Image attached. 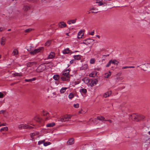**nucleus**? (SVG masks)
<instances>
[{"mask_svg": "<svg viewBox=\"0 0 150 150\" xmlns=\"http://www.w3.org/2000/svg\"><path fill=\"white\" fill-rule=\"evenodd\" d=\"M129 117L133 120L138 122L144 119L145 117L143 115L134 113L131 115Z\"/></svg>", "mask_w": 150, "mask_h": 150, "instance_id": "f257e3e1", "label": "nucleus"}, {"mask_svg": "<svg viewBox=\"0 0 150 150\" xmlns=\"http://www.w3.org/2000/svg\"><path fill=\"white\" fill-rule=\"evenodd\" d=\"M71 116L69 115H66L62 117L61 118L58 119V123L60 124L59 125V127L63 125L64 124L63 123V122L66 121H68L70 119Z\"/></svg>", "mask_w": 150, "mask_h": 150, "instance_id": "f03ea898", "label": "nucleus"}, {"mask_svg": "<svg viewBox=\"0 0 150 150\" xmlns=\"http://www.w3.org/2000/svg\"><path fill=\"white\" fill-rule=\"evenodd\" d=\"M69 69L65 71L63 73L61 77V79L63 81H68L70 79V76L69 74Z\"/></svg>", "mask_w": 150, "mask_h": 150, "instance_id": "7ed1b4c3", "label": "nucleus"}, {"mask_svg": "<svg viewBox=\"0 0 150 150\" xmlns=\"http://www.w3.org/2000/svg\"><path fill=\"white\" fill-rule=\"evenodd\" d=\"M18 127L19 129H30L33 128V127L30 126L29 125L25 124H21L18 126Z\"/></svg>", "mask_w": 150, "mask_h": 150, "instance_id": "20e7f679", "label": "nucleus"}, {"mask_svg": "<svg viewBox=\"0 0 150 150\" xmlns=\"http://www.w3.org/2000/svg\"><path fill=\"white\" fill-rule=\"evenodd\" d=\"M44 50L43 47H40L39 48L35 49L33 51H32L30 52V53L32 55L36 54L39 52H42Z\"/></svg>", "mask_w": 150, "mask_h": 150, "instance_id": "39448f33", "label": "nucleus"}, {"mask_svg": "<svg viewBox=\"0 0 150 150\" xmlns=\"http://www.w3.org/2000/svg\"><path fill=\"white\" fill-rule=\"evenodd\" d=\"M45 69H46L45 67V66L44 64H43L39 66L36 69V71L37 72H42Z\"/></svg>", "mask_w": 150, "mask_h": 150, "instance_id": "423d86ee", "label": "nucleus"}, {"mask_svg": "<svg viewBox=\"0 0 150 150\" xmlns=\"http://www.w3.org/2000/svg\"><path fill=\"white\" fill-rule=\"evenodd\" d=\"M53 78L55 81H54V82H51V86L52 88L54 89L56 88V74L54 75L53 76Z\"/></svg>", "mask_w": 150, "mask_h": 150, "instance_id": "0eeeda50", "label": "nucleus"}, {"mask_svg": "<svg viewBox=\"0 0 150 150\" xmlns=\"http://www.w3.org/2000/svg\"><path fill=\"white\" fill-rule=\"evenodd\" d=\"M42 115L44 116H46V117L45 118V120H46L50 119V117L49 116V113L48 112H45L44 110H43L42 111Z\"/></svg>", "mask_w": 150, "mask_h": 150, "instance_id": "6e6552de", "label": "nucleus"}, {"mask_svg": "<svg viewBox=\"0 0 150 150\" xmlns=\"http://www.w3.org/2000/svg\"><path fill=\"white\" fill-rule=\"evenodd\" d=\"M44 64L45 67L46 69H48L49 68H50L52 66V63L50 62L45 63Z\"/></svg>", "mask_w": 150, "mask_h": 150, "instance_id": "1a4fd4ad", "label": "nucleus"}, {"mask_svg": "<svg viewBox=\"0 0 150 150\" xmlns=\"http://www.w3.org/2000/svg\"><path fill=\"white\" fill-rule=\"evenodd\" d=\"M98 81L97 80L95 79L91 81V83H90V85L91 87L95 85H96L98 83Z\"/></svg>", "mask_w": 150, "mask_h": 150, "instance_id": "9d476101", "label": "nucleus"}, {"mask_svg": "<svg viewBox=\"0 0 150 150\" xmlns=\"http://www.w3.org/2000/svg\"><path fill=\"white\" fill-rule=\"evenodd\" d=\"M58 26L59 27L63 28L66 27L67 25L64 22H61L59 23Z\"/></svg>", "mask_w": 150, "mask_h": 150, "instance_id": "9b49d317", "label": "nucleus"}, {"mask_svg": "<svg viewBox=\"0 0 150 150\" xmlns=\"http://www.w3.org/2000/svg\"><path fill=\"white\" fill-rule=\"evenodd\" d=\"M74 143V139L73 138H72L69 139L67 142L68 144L71 145L73 144Z\"/></svg>", "mask_w": 150, "mask_h": 150, "instance_id": "f8f14e48", "label": "nucleus"}, {"mask_svg": "<svg viewBox=\"0 0 150 150\" xmlns=\"http://www.w3.org/2000/svg\"><path fill=\"white\" fill-rule=\"evenodd\" d=\"M55 53L54 52H52L50 53V54L48 56L47 58L48 59H52L54 57Z\"/></svg>", "mask_w": 150, "mask_h": 150, "instance_id": "ddd939ff", "label": "nucleus"}, {"mask_svg": "<svg viewBox=\"0 0 150 150\" xmlns=\"http://www.w3.org/2000/svg\"><path fill=\"white\" fill-rule=\"evenodd\" d=\"M36 64V62H29L26 63V64L28 67H29Z\"/></svg>", "mask_w": 150, "mask_h": 150, "instance_id": "4468645a", "label": "nucleus"}, {"mask_svg": "<svg viewBox=\"0 0 150 150\" xmlns=\"http://www.w3.org/2000/svg\"><path fill=\"white\" fill-rule=\"evenodd\" d=\"M111 91H109L107 92L104 93L103 96L105 98H107L111 94Z\"/></svg>", "mask_w": 150, "mask_h": 150, "instance_id": "2eb2a0df", "label": "nucleus"}, {"mask_svg": "<svg viewBox=\"0 0 150 150\" xmlns=\"http://www.w3.org/2000/svg\"><path fill=\"white\" fill-rule=\"evenodd\" d=\"M82 81L85 83H88L89 82V79L88 77H85L82 79Z\"/></svg>", "mask_w": 150, "mask_h": 150, "instance_id": "dca6fc26", "label": "nucleus"}, {"mask_svg": "<svg viewBox=\"0 0 150 150\" xmlns=\"http://www.w3.org/2000/svg\"><path fill=\"white\" fill-rule=\"evenodd\" d=\"M30 9V7L28 5H25L23 7V9L25 11H27Z\"/></svg>", "mask_w": 150, "mask_h": 150, "instance_id": "f3484780", "label": "nucleus"}, {"mask_svg": "<svg viewBox=\"0 0 150 150\" xmlns=\"http://www.w3.org/2000/svg\"><path fill=\"white\" fill-rule=\"evenodd\" d=\"M6 38H5L3 37L1 39L0 43L2 45H4L5 44V41Z\"/></svg>", "mask_w": 150, "mask_h": 150, "instance_id": "a211bd4d", "label": "nucleus"}, {"mask_svg": "<svg viewBox=\"0 0 150 150\" xmlns=\"http://www.w3.org/2000/svg\"><path fill=\"white\" fill-rule=\"evenodd\" d=\"M88 67V65L87 64H84L82 65L81 69L82 70H86Z\"/></svg>", "mask_w": 150, "mask_h": 150, "instance_id": "6ab92c4d", "label": "nucleus"}, {"mask_svg": "<svg viewBox=\"0 0 150 150\" xmlns=\"http://www.w3.org/2000/svg\"><path fill=\"white\" fill-rule=\"evenodd\" d=\"M55 125V123L54 122H52L46 125V127H52L53 126H54Z\"/></svg>", "mask_w": 150, "mask_h": 150, "instance_id": "aec40b11", "label": "nucleus"}, {"mask_svg": "<svg viewBox=\"0 0 150 150\" xmlns=\"http://www.w3.org/2000/svg\"><path fill=\"white\" fill-rule=\"evenodd\" d=\"M76 19H75L68 21H67V23L69 24H70L71 23L72 24L75 23H76Z\"/></svg>", "mask_w": 150, "mask_h": 150, "instance_id": "412c9836", "label": "nucleus"}, {"mask_svg": "<svg viewBox=\"0 0 150 150\" xmlns=\"http://www.w3.org/2000/svg\"><path fill=\"white\" fill-rule=\"evenodd\" d=\"M82 32L81 31H80L78 33V38H81L83 36V34H82Z\"/></svg>", "mask_w": 150, "mask_h": 150, "instance_id": "4be33fe9", "label": "nucleus"}, {"mask_svg": "<svg viewBox=\"0 0 150 150\" xmlns=\"http://www.w3.org/2000/svg\"><path fill=\"white\" fill-rule=\"evenodd\" d=\"M112 63L117 66L119 62L117 61L116 60L114 59L113 60H111Z\"/></svg>", "mask_w": 150, "mask_h": 150, "instance_id": "5701e85b", "label": "nucleus"}, {"mask_svg": "<svg viewBox=\"0 0 150 150\" xmlns=\"http://www.w3.org/2000/svg\"><path fill=\"white\" fill-rule=\"evenodd\" d=\"M81 56L80 55H74V57L75 60H79L81 59Z\"/></svg>", "mask_w": 150, "mask_h": 150, "instance_id": "b1692460", "label": "nucleus"}, {"mask_svg": "<svg viewBox=\"0 0 150 150\" xmlns=\"http://www.w3.org/2000/svg\"><path fill=\"white\" fill-rule=\"evenodd\" d=\"M87 90L85 88H82L80 90V92L81 93H86L87 92Z\"/></svg>", "mask_w": 150, "mask_h": 150, "instance_id": "393cba45", "label": "nucleus"}, {"mask_svg": "<svg viewBox=\"0 0 150 150\" xmlns=\"http://www.w3.org/2000/svg\"><path fill=\"white\" fill-rule=\"evenodd\" d=\"M34 119L38 122H40L41 121V119L38 116L35 117Z\"/></svg>", "mask_w": 150, "mask_h": 150, "instance_id": "a878e982", "label": "nucleus"}, {"mask_svg": "<svg viewBox=\"0 0 150 150\" xmlns=\"http://www.w3.org/2000/svg\"><path fill=\"white\" fill-rule=\"evenodd\" d=\"M97 118L98 120H100L105 121V118L104 117H103L101 116H98L97 117Z\"/></svg>", "mask_w": 150, "mask_h": 150, "instance_id": "bb28decb", "label": "nucleus"}, {"mask_svg": "<svg viewBox=\"0 0 150 150\" xmlns=\"http://www.w3.org/2000/svg\"><path fill=\"white\" fill-rule=\"evenodd\" d=\"M67 88L66 87L62 88L60 90V92L61 93H64Z\"/></svg>", "mask_w": 150, "mask_h": 150, "instance_id": "cd10ccee", "label": "nucleus"}, {"mask_svg": "<svg viewBox=\"0 0 150 150\" xmlns=\"http://www.w3.org/2000/svg\"><path fill=\"white\" fill-rule=\"evenodd\" d=\"M70 50L68 48L65 50H64L63 51V53L64 54H68L70 52Z\"/></svg>", "mask_w": 150, "mask_h": 150, "instance_id": "c85d7f7f", "label": "nucleus"}, {"mask_svg": "<svg viewBox=\"0 0 150 150\" xmlns=\"http://www.w3.org/2000/svg\"><path fill=\"white\" fill-rule=\"evenodd\" d=\"M13 75L15 76H23L22 74L21 73H15L13 74Z\"/></svg>", "mask_w": 150, "mask_h": 150, "instance_id": "c756f323", "label": "nucleus"}, {"mask_svg": "<svg viewBox=\"0 0 150 150\" xmlns=\"http://www.w3.org/2000/svg\"><path fill=\"white\" fill-rule=\"evenodd\" d=\"M99 0H97L96 1V3H98V5L99 6H100L103 4V3L101 1H99Z\"/></svg>", "mask_w": 150, "mask_h": 150, "instance_id": "7c9ffc66", "label": "nucleus"}, {"mask_svg": "<svg viewBox=\"0 0 150 150\" xmlns=\"http://www.w3.org/2000/svg\"><path fill=\"white\" fill-rule=\"evenodd\" d=\"M18 54V50L16 49H15L13 50V54L14 55H16Z\"/></svg>", "mask_w": 150, "mask_h": 150, "instance_id": "2f4dec72", "label": "nucleus"}, {"mask_svg": "<svg viewBox=\"0 0 150 150\" xmlns=\"http://www.w3.org/2000/svg\"><path fill=\"white\" fill-rule=\"evenodd\" d=\"M8 128L7 127H5L1 128L0 129L1 132L3 131H6L8 130Z\"/></svg>", "mask_w": 150, "mask_h": 150, "instance_id": "473e14b6", "label": "nucleus"}, {"mask_svg": "<svg viewBox=\"0 0 150 150\" xmlns=\"http://www.w3.org/2000/svg\"><path fill=\"white\" fill-rule=\"evenodd\" d=\"M51 43V41H47L45 43V46L48 47Z\"/></svg>", "mask_w": 150, "mask_h": 150, "instance_id": "72a5a7b5", "label": "nucleus"}, {"mask_svg": "<svg viewBox=\"0 0 150 150\" xmlns=\"http://www.w3.org/2000/svg\"><path fill=\"white\" fill-rule=\"evenodd\" d=\"M50 144V143L49 142H46L43 143V145L45 146H46L47 145H49Z\"/></svg>", "mask_w": 150, "mask_h": 150, "instance_id": "f704fd0d", "label": "nucleus"}, {"mask_svg": "<svg viewBox=\"0 0 150 150\" xmlns=\"http://www.w3.org/2000/svg\"><path fill=\"white\" fill-rule=\"evenodd\" d=\"M89 150H94V145H91V146H89Z\"/></svg>", "mask_w": 150, "mask_h": 150, "instance_id": "c9c22d12", "label": "nucleus"}, {"mask_svg": "<svg viewBox=\"0 0 150 150\" xmlns=\"http://www.w3.org/2000/svg\"><path fill=\"white\" fill-rule=\"evenodd\" d=\"M68 97L69 99H72L74 97V94L71 93L69 95Z\"/></svg>", "mask_w": 150, "mask_h": 150, "instance_id": "e433bc0d", "label": "nucleus"}, {"mask_svg": "<svg viewBox=\"0 0 150 150\" xmlns=\"http://www.w3.org/2000/svg\"><path fill=\"white\" fill-rule=\"evenodd\" d=\"M96 73H91L90 74V76L91 77H94L96 75Z\"/></svg>", "mask_w": 150, "mask_h": 150, "instance_id": "4c0bfd02", "label": "nucleus"}, {"mask_svg": "<svg viewBox=\"0 0 150 150\" xmlns=\"http://www.w3.org/2000/svg\"><path fill=\"white\" fill-rule=\"evenodd\" d=\"M112 63L111 62V60H110L109 62H108V63L107 64L106 66V67H109L110 65H111V64Z\"/></svg>", "mask_w": 150, "mask_h": 150, "instance_id": "58836bf2", "label": "nucleus"}, {"mask_svg": "<svg viewBox=\"0 0 150 150\" xmlns=\"http://www.w3.org/2000/svg\"><path fill=\"white\" fill-rule=\"evenodd\" d=\"M45 140H41V141H40L38 142V144L39 145H40L41 144H43V143L44 142H45Z\"/></svg>", "mask_w": 150, "mask_h": 150, "instance_id": "ea45409f", "label": "nucleus"}, {"mask_svg": "<svg viewBox=\"0 0 150 150\" xmlns=\"http://www.w3.org/2000/svg\"><path fill=\"white\" fill-rule=\"evenodd\" d=\"M90 62L91 64H93L95 63V59H91L90 61Z\"/></svg>", "mask_w": 150, "mask_h": 150, "instance_id": "a19ab883", "label": "nucleus"}, {"mask_svg": "<svg viewBox=\"0 0 150 150\" xmlns=\"http://www.w3.org/2000/svg\"><path fill=\"white\" fill-rule=\"evenodd\" d=\"M32 29L31 28H29L25 30V32L26 33H28L31 31Z\"/></svg>", "mask_w": 150, "mask_h": 150, "instance_id": "79ce46f5", "label": "nucleus"}, {"mask_svg": "<svg viewBox=\"0 0 150 150\" xmlns=\"http://www.w3.org/2000/svg\"><path fill=\"white\" fill-rule=\"evenodd\" d=\"M38 134V133H32L31 135H30V137H31V138H33L34 136L36 134Z\"/></svg>", "mask_w": 150, "mask_h": 150, "instance_id": "37998d69", "label": "nucleus"}, {"mask_svg": "<svg viewBox=\"0 0 150 150\" xmlns=\"http://www.w3.org/2000/svg\"><path fill=\"white\" fill-rule=\"evenodd\" d=\"M74 107L75 108H78L79 107V105L78 103L74 104Z\"/></svg>", "mask_w": 150, "mask_h": 150, "instance_id": "c03bdc74", "label": "nucleus"}, {"mask_svg": "<svg viewBox=\"0 0 150 150\" xmlns=\"http://www.w3.org/2000/svg\"><path fill=\"white\" fill-rule=\"evenodd\" d=\"M111 75V73L110 72H109V73H108L107 75H106L105 76V77L106 78H108Z\"/></svg>", "mask_w": 150, "mask_h": 150, "instance_id": "a18cd8bd", "label": "nucleus"}, {"mask_svg": "<svg viewBox=\"0 0 150 150\" xmlns=\"http://www.w3.org/2000/svg\"><path fill=\"white\" fill-rule=\"evenodd\" d=\"M25 81L26 82H30L31 81V79H25Z\"/></svg>", "mask_w": 150, "mask_h": 150, "instance_id": "49530a36", "label": "nucleus"}, {"mask_svg": "<svg viewBox=\"0 0 150 150\" xmlns=\"http://www.w3.org/2000/svg\"><path fill=\"white\" fill-rule=\"evenodd\" d=\"M33 48V47L30 46V47L27 49V50L28 51H30L32 49V48Z\"/></svg>", "mask_w": 150, "mask_h": 150, "instance_id": "de8ad7c7", "label": "nucleus"}, {"mask_svg": "<svg viewBox=\"0 0 150 150\" xmlns=\"http://www.w3.org/2000/svg\"><path fill=\"white\" fill-rule=\"evenodd\" d=\"M4 94L1 92H0V98H1L3 97Z\"/></svg>", "mask_w": 150, "mask_h": 150, "instance_id": "09e8293b", "label": "nucleus"}, {"mask_svg": "<svg viewBox=\"0 0 150 150\" xmlns=\"http://www.w3.org/2000/svg\"><path fill=\"white\" fill-rule=\"evenodd\" d=\"M127 68H129V66H125V67H122V69H126Z\"/></svg>", "mask_w": 150, "mask_h": 150, "instance_id": "8fccbe9b", "label": "nucleus"}, {"mask_svg": "<svg viewBox=\"0 0 150 150\" xmlns=\"http://www.w3.org/2000/svg\"><path fill=\"white\" fill-rule=\"evenodd\" d=\"M90 10H96V11H97V10H98V9L97 8H91L90 9Z\"/></svg>", "mask_w": 150, "mask_h": 150, "instance_id": "3c124183", "label": "nucleus"}, {"mask_svg": "<svg viewBox=\"0 0 150 150\" xmlns=\"http://www.w3.org/2000/svg\"><path fill=\"white\" fill-rule=\"evenodd\" d=\"M90 35H93L94 34V31H92L91 32L89 33Z\"/></svg>", "mask_w": 150, "mask_h": 150, "instance_id": "603ef678", "label": "nucleus"}, {"mask_svg": "<svg viewBox=\"0 0 150 150\" xmlns=\"http://www.w3.org/2000/svg\"><path fill=\"white\" fill-rule=\"evenodd\" d=\"M52 94H53V95H52V97H54V96L56 95V92H52Z\"/></svg>", "mask_w": 150, "mask_h": 150, "instance_id": "864d4df0", "label": "nucleus"}, {"mask_svg": "<svg viewBox=\"0 0 150 150\" xmlns=\"http://www.w3.org/2000/svg\"><path fill=\"white\" fill-rule=\"evenodd\" d=\"M31 81H35L36 80V78H33L32 79H31Z\"/></svg>", "mask_w": 150, "mask_h": 150, "instance_id": "5fc2aeb1", "label": "nucleus"}, {"mask_svg": "<svg viewBox=\"0 0 150 150\" xmlns=\"http://www.w3.org/2000/svg\"><path fill=\"white\" fill-rule=\"evenodd\" d=\"M4 29V28H3L1 27L0 28V32L3 31Z\"/></svg>", "mask_w": 150, "mask_h": 150, "instance_id": "6e6d98bb", "label": "nucleus"}, {"mask_svg": "<svg viewBox=\"0 0 150 150\" xmlns=\"http://www.w3.org/2000/svg\"><path fill=\"white\" fill-rule=\"evenodd\" d=\"M105 121H108L110 123H111L112 122V121L111 120H105Z\"/></svg>", "mask_w": 150, "mask_h": 150, "instance_id": "4d7b16f0", "label": "nucleus"}, {"mask_svg": "<svg viewBox=\"0 0 150 150\" xmlns=\"http://www.w3.org/2000/svg\"><path fill=\"white\" fill-rule=\"evenodd\" d=\"M83 111L82 110H81V111H79V114H83Z\"/></svg>", "mask_w": 150, "mask_h": 150, "instance_id": "13d9d810", "label": "nucleus"}, {"mask_svg": "<svg viewBox=\"0 0 150 150\" xmlns=\"http://www.w3.org/2000/svg\"><path fill=\"white\" fill-rule=\"evenodd\" d=\"M5 112V111L2 110L0 111V114H1V113H3Z\"/></svg>", "mask_w": 150, "mask_h": 150, "instance_id": "bf43d9fd", "label": "nucleus"}, {"mask_svg": "<svg viewBox=\"0 0 150 150\" xmlns=\"http://www.w3.org/2000/svg\"><path fill=\"white\" fill-rule=\"evenodd\" d=\"M129 68H135V67L133 66H129Z\"/></svg>", "mask_w": 150, "mask_h": 150, "instance_id": "052dcab7", "label": "nucleus"}, {"mask_svg": "<svg viewBox=\"0 0 150 150\" xmlns=\"http://www.w3.org/2000/svg\"><path fill=\"white\" fill-rule=\"evenodd\" d=\"M57 79H59V75H57Z\"/></svg>", "mask_w": 150, "mask_h": 150, "instance_id": "680f3d73", "label": "nucleus"}, {"mask_svg": "<svg viewBox=\"0 0 150 150\" xmlns=\"http://www.w3.org/2000/svg\"><path fill=\"white\" fill-rule=\"evenodd\" d=\"M73 61L72 60L70 61V63L71 64H72L73 63Z\"/></svg>", "mask_w": 150, "mask_h": 150, "instance_id": "e2e57ef3", "label": "nucleus"}, {"mask_svg": "<svg viewBox=\"0 0 150 150\" xmlns=\"http://www.w3.org/2000/svg\"><path fill=\"white\" fill-rule=\"evenodd\" d=\"M98 11H96V12L92 11V12H91V13H98Z\"/></svg>", "mask_w": 150, "mask_h": 150, "instance_id": "0e129e2a", "label": "nucleus"}, {"mask_svg": "<svg viewBox=\"0 0 150 150\" xmlns=\"http://www.w3.org/2000/svg\"><path fill=\"white\" fill-rule=\"evenodd\" d=\"M104 56H105V57H108L109 56V54H107L106 55H104Z\"/></svg>", "mask_w": 150, "mask_h": 150, "instance_id": "69168bd1", "label": "nucleus"}, {"mask_svg": "<svg viewBox=\"0 0 150 150\" xmlns=\"http://www.w3.org/2000/svg\"><path fill=\"white\" fill-rule=\"evenodd\" d=\"M97 37L99 38L100 37V36L99 35H97Z\"/></svg>", "mask_w": 150, "mask_h": 150, "instance_id": "338daca9", "label": "nucleus"}, {"mask_svg": "<svg viewBox=\"0 0 150 150\" xmlns=\"http://www.w3.org/2000/svg\"><path fill=\"white\" fill-rule=\"evenodd\" d=\"M66 35L67 36H69V33H66Z\"/></svg>", "mask_w": 150, "mask_h": 150, "instance_id": "774afa93", "label": "nucleus"}]
</instances>
